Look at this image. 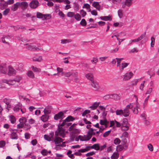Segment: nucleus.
Returning <instances> with one entry per match:
<instances>
[{"mask_svg": "<svg viewBox=\"0 0 159 159\" xmlns=\"http://www.w3.org/2000/svg\"><path fill=\"white\" fill-rule=\"evenodd\" d=\"M129 124H128V120L125 118L123 119V122L121 124V128L122 130L126 131L128 130L129 128Z\"/></svg>", "mask_w": 159, "mask_h": 159, "instance_id": "obj_1", "label": "nucleus"}, {"mask_svg": "<svg viewBox=\"0 0 159 159\" xmlns=\"http://www.w3.org/2000/svg\"><path fill=\"white\" fill-rule=\"evenodd\" d=\"M64 113L62 111H60L58 113L56 114L54 116V119L56 120H60V122L62 121V120L64 118Z\"/></svg>", "mask_w": 159, "mask_h": 159, "instance_id": "obj_2", "label": "nucleus"}, {"mask_svg": "<svg viewBox=\"0 0 159 159\" xmlns=\"http://www.w3.org/2000/svg\"><path fill=\"white\" fill-rule=\"evenodd\" d=\"M39 2L38 0H32L29 3V6L31 8L36 9L39 6Z\"/></svg>", "mask_w": 159, "mask_h": 159, "instance_id": "obj_3", "label": "nucleus"}, {"mask_svg": "<svg viewBox=\"0 0 159 159\" xmlns=\"http://www.w3.org/2000/svg\"><path fill=\"white\" fill-rule=\"evenodd\" d=\"M133 74L131 72L126 73L125 75L122 76L123 80L126 81L129 80L133 76Z\"/></svg>", "mask_w": 159, "mask_h": 159, "instance_id": "obj_4", "label": "nucleus"}, {"mask_svg": "<svg viewBox=\"0 0 159 159\" xmlns=\"http://www.w3.org/2000/svg\"><path fill=\"white\" fill-rule=\"evenodd\" d=\"M132 4V2L131 0H125V2H123L121 3L122 6L123 8L125 7L126 6L129 7Z\"/></svg>", "mask_w": 159, "mask_h": 159, "instance_id": "obj_5", "label": "nucleus"}, {"mask_svg": "<svg viewBox=\"0 0 159 159\" xmlns=\"http://www.w3.org/2000/svg\"><path fill=\"white\" fill-rule=\"evenodd\" d=\"M128 148V145H125V146H123V145H119L117 146L116 150L119 152H120L123 150L125 151Z\"/></svg>", "mask_w": 159, "mask_h": 159, "instance_id": "obj_6", "label": "nucleus"}, {"mask_svg": "<svg viewBox=\"0 0 159 159\" xmlns=\"http://www.w3.org/2000/svg\"><path fill=\"white\" fill-rule=\"evenodd\" d=\"M16 70L13 68L9 66L8 73V75H14L16 74Z\"/></svg>", "mask_w": 159, "mask_h": 159, "instance_id": "obj_7", "label": "nucleus"}, {"mask_svg": "<svg viewBox=\"0 0 159 159\" xmlns=\"http://www.w3.org/2000/svg\"><path fill=\"white\" fill-rule=\"evenodd\" d=\"M63 139L58 136H55L54 139L53 140L56 144H59L62 142Z\"/></svg>", "mask_w": 159, "mask_h": 159, "instance_id": "obj_8", "label": "nucleus"}, {"mask_svg": "<svg viewBox=\"0 0 159 159\" xmlns=\"http://www.w3.org/2000/svg\"><path fill=\"white\" fill-rule=\"evenodd\" d=\"M58 130L60 131V136L62 138H64L65 136V129L62 127H60L59 125H58Z\"/></svg>", "mask_w": 159, "mask_h": 159, "instance_id": "obj_9", "label": "nucleus"}, {"mask_svg": "<svg viewBox=\"0 0 159 159\" xmlns=\"http://www.w3.org/2000/svg\"><path fill=\"white\" fill-rule=\"evenodd\" d=\"M91 82V85L93 87L95 90H97L99 88V86L96 82L93 80V82L92 81Z\"/></svg>", "mask_w": 159, "mask_h": 159, "instance_id": "obj_10", "label": "nucleus"}, {"mask_svg": "<svg viewBox=\"0 0 159 159\" xmlns=\"http://www.w3.org/2000/svg\"><path fill=\"white\" fill-rule=\"evenodd\" d=\"M52 107L51 106H47L44 109L43 112L44 114H49L51 111Z\"/></svg>", "mask_w": 159, "mask_h": 159, "instance_id": "obj_11", "label": "nucleus"}, {"mask_svg": "<svg viewBox=\"0 0 159 159\" xmlns=\"http://www.w3.org/2000/svg\"><path fill=\"white\" fill-rule=\"evenodd\" d=\"M90 135L88 134V133H87V134L86 135H84L83 136H81V138L80 139V140L81 141H87L89 140L91 138H89Z\"/></svg>", "mask_w": 159, "mask_h": 159, "instance_id": "obj_12", "label": "nucleus"}, {"mask_svg": "<svg viewBox=\"0 0 159 159\" xmlns=\"http://www.w3.org/2000/svg\"><path fill=\"white\" fill-rule=\"evenodd\" d=\"M20 6H22V9L23 10L26 9L28 6V3L25 1H24L21 2H20Z\"/></svg>", "mask_w": 159, "mask_h": 159, "instance_id": "obj_13", "label": "nucleus"}, {"mask_svg": "<svg viewBox=\"0 0 159 159\" xmlns=\"http://www.w3.org/2000/svg\"><path fill=\"white\" fill-rule=\"evenodd\" d=\"M47 115L48 114H44V115L41 116V119L42 121L43 122H46L48 120L49 116Z\"/></svg>", "mask_w": 159, "mask_h": 159, "instance_id": "obj_14", "label": "nucleus"}, {"mask_svg": "<svg viewBox=\"0 0 159 159\" xmlns=\"http://www.w3.org/2000/svg\"><path fill=\"white\" fill-rule=\"evenodd\" d=\"M7 69L5 66H0V72L6 74L7 73Z\"/></svg>", "mask_w": 159, "mask_h": 159, "instance_id": "obj_15", "label": "nucleus"}, {"mask_svg": "<svg viewBox=\"0 0 159 159\" xmlns=\"http://www.w3.org/2000/svg\"><path fill=\"white\" fill-rule=\"evenodd\" d=\"M26 48L32 51L37 50H40V49L34 45H30Z\"/></svg>", "mask_w": 159, "mask_h": 159, "instance_id": "obj_16", "label": "nucleus"}, {"mask_svg": "<svg viewBox=\"0 0 159 159\" xmlns=\"http://www.w3.org/2000/svg\"><path fill=\"white\" fill-rule=\"evenodd\" d=\"M107 96H110V98H113L114 99L116 100H117L119 99V95L117 94H111L110 95H108L105 96L104 97H106Z\"/></svg>", "mask_w": 159, "mask_h": 159, "instance_id": "obj_17", "label": "nucleus"}, {"mask_svg": "<svg viewBox=\"0 0 159 159\" xmlns=\"http://www.w3.org/2000/svg\"><path fill=\"white\" fill-rule=\"evenodd\" d=\"M75 120V118L71 116H68L66 119L64 120V121H66V122L73 121Z\"/></svg>", "mask_w": 159, "mask_h": 159, "instance_id": "obj_18", "label": "nucleus"}, {"mask_svg": "<svg viewBox=\"0 0 159 159\" xmlns=\"http://www.w3.org/2000/svg\"><path fill=\"white\" fill-rule=\"evenodd\" d=\"M19 6H20V2H17L12 6L11 9L12 11H16L18 7Z\"/></svg>", "mask_w": 159, "mask_h": 159, "instance_id": "obj_19", "label": "nucleus"}, {"mask_svg": "<svg viewBox=\"0 0 159 159\" xmlns=\"http://www.w3.org/2000/svg\"><path fill=\"white\" fill-rule=\"evenodd\" d=\"M123 116L125 117L129 116L130 114L129 110L125 108L123 110Z\"/></svg>", "mask_w": 159, "mask_h": 159, "instance_id": "obj_20", "label": "nucleus"}, {"mask_svg": "<svg viewBox=\"0 0 159 159\" xmlns=\"http://www.w3.org/2000/svg\"><path fill=\"white\" fill-rule=\"evenodd\" d=\"M85 76L86 78L88 79L91 82L92 81L93 82V81L94 80L93 78V76L92 74L91 73L87 74Z\"/></svg>", "mask_w": 159, "mask_h": 159, "instance_id": "obj_21", "label": "nucleus"}, {"mask_svg": "<svg viewBox=\"0 0 159 159\" xmlns=\"http://www.w3.org/2000/svg\"><path fill=\"white\" fill-rule=\"evenodd\" d=\"M100 18L102 20L105 21L111 20H112V18L110 16H101L100 17Z\"/></svg>", "mask_w": 159, "mask_h": 159, "instance_id": "obj_22", "label": "nucleus"}, {"mask_svg": "<svg viewBox=\"0 0 159 159\" xmlns=\"http://www.w3.org/2000/svg\"><path fill=\"white\" fill-rule=\"evenodd\" d=\"M92 6L95 8H96L97 10H99L100 6L98 2H94L92 3Z\"/></svg>", "mask_w": 159, "mask_h": 159, "instance_id": "obj_23", "label": "nucleus"}, {"mask_svg": "<svg viewBox=\"0 0 159 159\" xmlns=\"http://www.w3.org/2000/svg\"><path fill=\"white\" fill-rule=\"evenodd\" d=\"M99 145V143H95L93 145L91 146H86V148H91L92 149H94L96 151H98V149L97 148V147Z\"/></svg>", "mask_w": 159, "mask_h": 159, "instance_id": "obj_24", "label": "nucleus"}, {"mask_svg": "<svg viewBox=\"0 0 159 159\" xmlns=\"http://www.w3.org/2000/svg\"><path fill=\"white\" fill-rule=\"evenodd\" d=\"M33 60L34 61L40 62L42 60V57L41 56L36 55L33 57Z\"/></svg>", "mask_w": 159, "mask_h": 159, "instance_id": "obj_25", "label": "nucleus"}, {"mask_svg": "<svg viewBox=\"0 0 159 159\" xmlns=\"http://www.w3.org/2000/svg\"><path fill=\"white\" fill-rule=\"evenodd\" d=\"M10 138L13 139H17L18 138V136L16 132H12L11 134Z\"/></svg>", "mask_w": 159, "mask_h": 159, "instance_id": "obj_26", "label": "nucleus"}, {"mask_svg": "<svg viewBox=\"0 0 159 159\" xmlns=\"http://www.w3.org/2000/svg\"><path fill=\"white\" fill-rule=\"evenodd\" d=\"M99 103L100 102H95L93 104L92 106L90 107V108H91L92 110L95 109L99 106Z\"/></svg>", "mask_w": 159, "mask_h": 159, "instance_id": "obj_27", "label": "nucleus"}, {"mask_svg": "<svg viewBox=\"0 0 159 159\" xmlns=\"http://www.w3.org/2000/svg\"><path fill=\"white\" fill-rule=\"evenodd\" d=\"M119 154L117 152H115L113 153L111 156V159H117L119 157Z\"/></svg>", "mask_w": 159, "mask_h": 159, "instance_id": "obj_28", "label": "nucleus"}, {"mask_svg": "<svg viewBox=\"0 0 159 159\" xmlns=\"http://www.w3.org/2000/svg\"><path fill=\"white\" fill-rule=\"evenodd\" d=\"M99 145L100 144H99V145L97 147V148L98 149V150L102 151L107 147V144L106 143L104 144L102 146H100Z\"/></svg>", "mask_w": 159, "mask_h": 159, "instance_id": "obj_29", "label": "nucleus"}, {"mask_svg": "<svg viewBox=\"0 0 159 159\" xmlns=\"http://www.w3.org/2000/svg\"><path fill=\"white\" fill-rule=\"evenodd\" d=\"M27 75L30 78H33L34 77V75L33 72L31 70L29 71L27 73Z\"/></svg>", "mask_w": 159, "mask_h": 159, "instance_id": "obj_30", "label": "nucleus"}, {"mask_svg": "<svg viewBox=\"0 0 159 159\" xmlns=\"http://www.w3.org/2000/svg\"><path fill=\"white\" fill-rule=\"evenodd\" d=\"M7 6V4L5 2H1L0 3V9L3 10Z\"/></svg>", "mask_w": 159, "mask_h": 159, "instance_id": "obj_31", "label": "nucleus"}, {"mask_svg": "<svg viewBox=\"0 0 159 159\" xmlns=\"http://www.w3.org/2000/svg\"><path fill=\"white\" fill-rule=\"evenodd\" d=\"M10 120L12 124H14L16 121V119L14 116L11 115L10 116Z\"/></svg>", "mask_w": 159, "mask_h": 159, "instance_id": "obj_32", "label": "nucleus"}, {"mask_svg": "<svg viewBox=\"0 0 159 159\" xmlns=\"http://www.w3.org/2000/svg\"><path fill=\"white\" fill-rule=\"evenodd\" d=\"M21 120L22 121L23 120L21 119H19V121L20 123L17 125V127L18 128H22L24 126V124L21 122Z\"/></svg>", "mask_w": 159, "mask_h": 159, "instance_id": "obj_33", "label": "nucleus"}, {"mask_svg": "<svg viewBox=\"0 0 159 159\" xmlns=\"http://www.w3.org/2000/svg\"><path fill=\"white\" fill-rule=\"evenodd\" d=\"M73 134H75L77 136L80 133V131L78 129H74L71 132Z\"/></svg>", "mask_w": 159, "mask_h": 159, "instance_id": "obj_34", "label": "nucleus"}, {"mask_svg": "<svg viewBox=\"0 0 159 159\" xmlns=\"http://www.w3.org/2000/svg\"><path fill=\"white\" fill-rule=\"evenodd\" d=\"M75 18L78 21H80L81 19L80 15L79 13H76L74 15Z\"/></svg>", "mask_w": 159, "mask_h": 159, "instance_id": "obj_35", "label": "nucleus"}, {"mask_svg": "<svg viewBox=\"0 0 159 159\" xmlns=\"http://www.w3.org/2000/svg\"><path fill=\"white\" fill-rule=\"evenodd\" d=\"M62 75L64 76L69 77L71 75V72H63L61 73Z\"/></svg>", "mask_w": 159, "mask_h": 159, "instance_id": "obj_36", "label": "nucleus"}, {"mask_svg": "<svg viewBox=\"0 0 159 159\" xmlns=\"http://www.w3.org/2000/svg\"><path fill=\"white\" fill-rule=\"evenodd\" d=\"M121 141L120 139L118 138H116L114 141V143L116 145H118L120 143Z\"/></svg>", "mask_w": 159, "mask_h": 159, "instance_id": "obj_37", "label": "nucleus"}, {"mask_svg": "<svg viewBox=\"0 0 159 159\" xmlns=\"http://www.w3.org/2000/svg\"><path fill=\"white\" fill-rule=\"evenodd\" d=\"M20 109V105L19 104L17 105L14 107L13 110L14 111H18Z\"/></svg>", "mask_w": 159, "mask_h": 159, "instance_id": "obj_38", "label": "nucleus"}, {"mask_svg": "<svg viewBox=\"0 0 159 159\" xmlns=\"http://www.w3.org/2000/svg\"><path fill=\"white\" fill-rule=\"evenodd\" d=\"M155 39L153 37L151 38V46L153 47L155 44Z\"/></svg>", "mask_w": 159, "mask_h": 159, "instance_id": "obj_39", "label": "nucleus"}, {"mask_svg": "<svg viewBox=\"0 0 159 159\" xmlns=\"http://www.w3.org/2000/svg\"><path fill=\"white\" fill-rule=\"evenodd\" d=\"M80 24L81 25L83 26H85L87 25V23L86 20L84 19H82L81 21L80 22Z\"/></svg>", "mask_w": 159, "mask_h": 159, "instance_id": "obj_40", "label": "nucleus"}, {"mask_svg": "<svg viewBox=\"0 0 159 159\" xmlns=\"http://www.w3.org/2000/svg\"><path fill=\"white\" fill-rule=\"evenodd\" d=\"M116 114L117 115L122 114L123 115V110L122 109L117 110L116 111Z\"/></svg>", "mask_w": 159, "mask_h": 159, "instance_id": "obj_41", "label": "nucleus"}, {"mask_svg": "<svg viewBox=\"0 0 159 159\" xmlns=\"http://www.w3.org/2000/svg\"><path fill=\"white\" fill-rule=\"evenodd\" d=\"M36 17L38 18L41 19L43 17V15L40 12H37Z\"/></svg>", "mask_w": 159, "mask_h": 159, "instance_id": "obj_42", "label": "nucleus"}, {"mask_svg": "<svg viewBox=\"0 0 159 159\" xmlns=\"http://www.w3.org/2000/svg\"><path fill=\"white\" fill-rule=\"evenodd\" d=\"M75 13L73 12H69L67 14V16L68 17H72L74 16Z\"/></svg>", "mask_w": 159, "mask_h": 159, "instance_id": "obj_43", "label": "nucleus"}, {"mask_svg": "<svg viewBox=\"0 0 159 159\" xmlns=\"http://www.w3.org/2000/svg\"><path fill=\"white\" fill-rule=\"evenodd\" d=\"M90 129L88 130V134L90 135L89 138H91L92 137V134H91V132H93L94 131V129H93V128H90L89 129Z\"/></svg>", "mask_w": 159, "mask_h": 159, "instance_id": "obj_44", "label": "nucleus"}, {"mask_svg": "<svg viewBox=\"0 0 159 159\" xmlns=\"http://www.w3.org/2000/svg\"><path fill=\"white\" fill-rule=\"evenodd\" d=\"M44 139L48 141H52L50 136L47 134H45L44 136Z\"/></svg>", "mask_w": 159, "mask_h": 159, "instance_id": "obj_45", "label": "nucleus"}, {"mask_svg": "<svg viewBox=\"0 0 159 159\" xmlns=\"http://www.w3.org/2000/svg\"><path fill=\"white\" fill-rule=\"evenodd\" d=\"M41 153L43 156L47 155L48 154V151L46 149H43L42 150Z\"/></svg>", "mask_w": 159, "mask_h": 159, "instance_id": "obj_46", "label": "nucleus"}, {"mask_svg": "<svg viewBox=\"0 0 159 159\" xmlns=\"http://www.w3.org/2000/svg\"><path fill=\"white\" fill-rule=\"evenodd\" d=\"M118 14L120 18H121L123 16L122 11L119 9L118 11Z\"/></svg>", "mask_w": 159, "mask_h": 159, "instance_id": "obj_47", "label": "nucleus"}, {"mask_svg": "<svg viewBox=\"0 0 159 159\" xmlns=\"http://www.w3.org/2000/svg\"><path fill=\"white\" fill-rule=\"evenodd\" d=\"M76 136H77L75 135V134H73L71 132L70 139L71 141H74V139Z\"/></svg>", "mask_w": 159, "mask_h": 159, "instance_id": "obj_48", "label": "nucleus"}, {"mask_svg": "<svg viewBox=\"0 0 159 159\" xmlns=\"http://www.w3.org/2000/svg\"><path fill=\"white\" fill-rule=\"evenodd\" d=\"M90 149L89 148H85L80 149L79 150V152H80V153H81V152L83 153L88 151Z\"/></svg>", "mask_w": 159, "mask_h": 159, "instance_id": "obj_49", "label": "nucleus"}, {"mask_svg": "<svg viewBox=\"0 0 159 159\" xmlns=\"http://www.w3.org/2000/svg\"><path fill=\"white\" fill-rule=\"evenodd\" d=\"M43 17L46 20H48L51 18V16L50 14H45L43 15Z\"/></svg>", "mask_w": 159, "mask_h": 159, "instance_id": "obj_50", "label": "nucleus"}, {"mask_svg": "<svg viewBox=\"0 0 159 159\" xmlns=\"http://www.w3.org/2000/svg\"><path fill=\"white\" fill-rule=\"evenodd\" d=\"M111 130H109L108 131H107L103 135V136L104 137H106L111 132Z\"/></svg>", "mask_w": 159, "mask_h": 159, "instance_id": "obj_51", "label": "nucleus"}, {"mask_svg": "<svg viewBox=\"0 0 159 159\" xmlns=\"http://www.w3.org/2000/svg\"><path fill=\"white\" fill-rule=\"evenodd\" d=\"M10 10V9L9 8L5 9L3 12V14L4 15H7L9 13Z\"/></svg>", "mask_w": 159, "mask_h": 159, "instance_id": "obj_52", "label": "nucleus"}, {"mask_svg": "<svg viewBox=\"0 0 159 159\" xmlns=\"http://www.w3.org/2000/svg\"><path fill=\"white\" fill-rule=\"evenodd\" d=\"M133 112L135 114H137L138 113V106L137 105H136V107H135L133 109Z\"/></svg>", "mask_w": 159, "mask_h": 159, "instance_id": "obj_53", "label": "nucleus"}, {"mask_svg": "<svg viewBox=\"0 0 159 159\" xmlns=\"http://www.w3.org/2000/svg\"><path fill=\"white\" fill-rule=\"evenodd\" d=\"M133 103H130L129 105L126 106V107L125 108L126 109L129 110V109H131L133 107Z\"/></svg>", "mask_w": 159, "mask_h": 159, "instance_id": "obj_54", "label": "nucleus"}, {"mask_svg": "<svg viewBox=\"0 0 159 159\" xmlns=\"http://www.w3.org/2000/svg\"><path fill=\"white\" fill-rule=\"evenodd\" d=\"M3 102L5 103L7 105H9L10 103V101L9 100L6 98H5L3 100Z\"/></svg>", "mask_w": 159, "mask_h": 159, "instance_id": "obj_55", "label": "nucleus"}, {"mask_svg": "<svg viewBox=\"0 0 159 159\" xmlns=\"http://www.w3.org/2000/svg\"><path fill=\"white\" fill-rule=\"evenodd\" d=\"M5 142L4 140L0 141V148H3L5 145Z\"/></svg>", "mask_w": 159, "mask_h": 159, "instance_id": "obj_56", "label": "nucleus"}, {"mask_svg": "<svg viewBox=\"0 0 159 159\" xmlns=\"http://www.w3.org/2000/svg\"><path fill=\"white\" fill-rule=\"evenodd\" d=\"M80 13L81 14L82 17H84L86 15V12L83 10L82 9L80 11Z\"/></svg>", "mask_w": 159, "mask_h": 159, "instance_id": "obj_57", "label": "nucleus"}, {"mask_svg": "<svg viewBox=\"0 0 159 159\" xmlns=\"http://www.w3.org/2000/svg\"><path fill=\"white\" fill-rule=\"evenodd\" d=\"M95 154V152H94L93 151H92L91 152L87 153H86V154L85 155L87 157H89V156L90 157V156H93V155Z\"/></svg>", "mask_w": 159, "mask_h": 159, "instance_id": "obj_58", "label": "nucleus"}, {"mask_svg": "<svg viewBox=\"0 0 159 159\" xmlns=\"http://www.w3.org/2000/svg\"><path fill=\"white\" fill-rule=\"evenodd\" d=\"M90 111L89 110H86L85 111L82 113V116H84L87 114L89 113Z\"/></svg>", "mask_w": 159, "mask_h": 159, "instance_id": "obj_59", "label": "nucleus"}, {"mask_svg": "<svg viewBox=\"0 0 159 159\" xmlns=\"http://www.w3.org/2000/svg\"><path fill=\"white\" fill-rule=\"evenodd\" d=\"M127 140L126 138H123L122 140V144L123 145V146L125 145H127L126 144V143L127 142Z\"/></svg>", "mask_w": 159, "mask_h": 159, "instance_id": "obj_60", "label": "nucleus"}, {"mask_svg": "<svg viewBox=\"0 0 159 159\" xmlns=\"http://www.w3.org/2000/svg\"><path fill=\"white\" fill-rule=\"evenodd\" d=\"M148 149L149 150L151 151H153V148L152 145V144L151 143H149L148 145Z\"/></svg>", "mask_w": 159, "mask_h": 159, "instance_id": "obj_61", "label": "nucleus"}, {"mask_svg": "<svg viewBox=\"0 0 159 159\" xmlns=\"http://www.w3.org/2000/svg\"><path fill=\"white\" fill-rule=\"evenodd\" d=\"M129 136V134L127 132H124L122 134V136L120 137V138H122V136H124L125 137H128Z\"/></svg>", "mask_w": 159, "mask_h": 159, "instance_id": "obj_62", "label": "nucleus"}, {"mask_svg": "<svg viewBox=\"0 0 159 159\" xmlns=\"http://www.w3.org/2000/svg\"><path fill=\"white\" fill-rule=\"evenodd\" d=\"M129 64V63H122V66L121 69L123 70L124 68L126 67Z\"/></svg>", "mask_w": 159, "mask_h": 159, "instance_id": "obj_63", "label": "nucleus"}, {"mask_svg": "<svg viewBox=\"0 0 159 159\" xmlns=\"http://www.w3.org/2000/svg\"><path fill=\"white\" fill-rule=\"evenodd\" d=\"M31 69L32 70L34 71V72H39V69L38 68H36V67H35L34 66H31Z\"/></svg>", "mask_w": 159, "mask_h": 159, "instance_id": "obj_64", "label": "nucleus"}]
</instances>
